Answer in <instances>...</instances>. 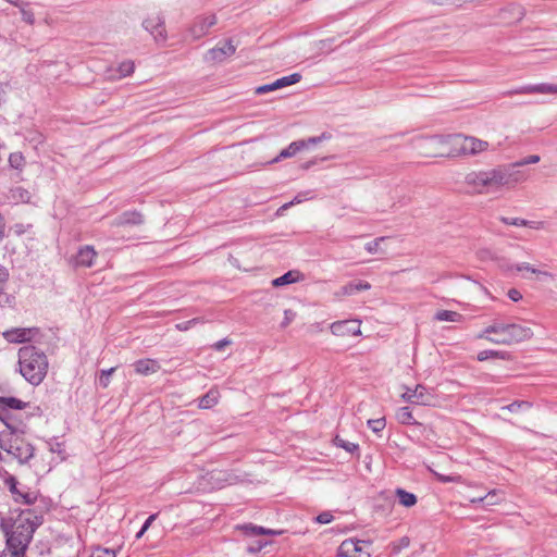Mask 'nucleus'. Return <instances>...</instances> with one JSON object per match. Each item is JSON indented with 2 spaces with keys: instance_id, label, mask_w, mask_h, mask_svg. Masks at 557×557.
<instances>
[{
  "instance_id": "f257e3e1",
  "label": "nucleus",
  "mask_w": 557,
  "mask_h": 557,
  "mask_svg": "<svg viewBox=\"0 0 557 557\" xmlns=\"http://www.w3.org/2000/svg\"><path fill=\"white\" fill-rule=\"evenodd\" d=\"M40 406L14 396H0V421L5 430L0 431V448L18 465L25 466L35 456V446L25 438L32 418L42 417Z\"/></svg>"
},
{
  "instance_id": "f03ea898",
  "label": "nucleus",
  "mask_w": 557,
  "mask_h": 557,
  "mask_svg": "<svg viewBox=\"0 0 557 557\" xmlns=\"http://www.w3.org/2000/svg\"><path fill=\"white\" fill-rule=\"evenodd\" d=\"M539 161L540 157L532 154L509 165L497 166L488 171L471 172L467 174L465 182L479 193L495 191L500 187H513L527 178V173L518 168Z\"/></svg>"
},
{
  "instance_id": "7ed1b4c3",
  "label": "nucleus",
  "mask_w": 557,
  "mask_h": 557,
  "mask_svg": "<svg viewBox=\"0 0 557 557\" xmlns=\"http://www.w3.org/2000/svg\"><path fill=\"white\" fill-rule=\"evenodd\" d=\"M11 520L10 527L1 523L7 536V547L12 557H24L36 529L44 522V516L27 508L20 510L17 516Z\"/></svg>"
},
{
  "instance_id": "20e7f679",
  "label": "nucleus",
  "mask_w": 557,
  "mask_h": 557,
  "mask_svg": "<svg viewBox=\"0 0 557 557\" xmlns=\"http://www.w3.org/2000/svg\"><path fill=\"white\" fill-rule=\"evenodd\" d=\"M18 367L22 376L29 384L37 386L47 375L48 359L40 348L26 345L18 349Z\"/></svg>"
},
{
  "instance_id": "39448f33",
  "label": "nucleus",
  "mask_w": 557,
  "mask_h": 557,
  "mask_svg": "<svg viewBox=\"0 0 557 557\" xmlns=\"http://www.w3.org/2000/svg\"><path fill=\"white\" fill-rule=\"evenodd\" d=\"M532 330L520 324L494 323L485 327L478 338H485L493 344L512 345L531 338Z\"/></svg>"
},
{
  "instance_id": "423d86ee",
  "label": "nucleus",
  "mask_w": 557,
  "mask_h": 557,
  "mask_svg": "<svg viewBox=\"0 0 557 557\" xmlns=\"http://www.w3.org/2000/svg\"><path fill=\"white\" fill-rule=\"evenodd\" d=\"M98 252L95 250L94 246L84 245L70 258L69 263L73 269L91 268L95 264Z\"/></svg>"
},
{
  "instance_id": "0eeeda50",
  "label": "nucleus",
  "mask_w": 557,
  "mask_h": 557,
  "mask_svg": "<svg viewBox=\"0 0 557 557\" xmlns=\"http://www.w3.org/2000/svg\"><path fill=\"white\" fill-rule=\"evenodd\" d=\"M401 398L413 405L429 406L433 396L424 385L418 384L414 388L405 386Z\"/></svg>"
},
{
  "instance_id": "6e6552de",
  "label": "nucleus",
  "mask_w": 557,
  "mask_h": 557,
  "mask_svg": "<svg viewBox=\"0 0 557 557\" xmlns=\"http://www.w3.org/2000/svg\"><path fill=\"white\" fill-rule=\"evenodd\" d=\"M216 24L215 14L198 15L195 17L188 32L193 39H199L209 33V29Z\"/></svg>"
},
{
  "instance_id": "1a4fd4ad",
  "label": "nucleus",
  "mask_w": 557,
  "mask_h": 557,
  "mask_svg": "<svg viewBox=\"0 0 557 557\" xmlns=\"http://www.w3.org/2000/svg\"><path fill=\"white\" fill-rule=\"evenodd\" d=\"M144 28L150 33L157 42H165L168 38L164 18L160 15L147 17L143 22Z\"/></svg>"
},
{
  "instance_id": "9d476101",
  "label": "nucleus",
  "mask_w": 557,
  "mask_h": 557,
  "mask_svg": "<svg viewBox=\"0 0 557 557\" xmlns=\"http://www.w3.org/2000/svg\"><path fill=\"white\" fill-rule=\"evenodd\" d=\"M530 94H557V85L541 83L533 85H524L519 88L504 92L505 96L512 95H530Z\"/></svg>"
},
{
  "instance_id": "9b49d317",
  "label": "nucleus",
  "mask_w": 557,
  "mask_h": 557,
  "mask_svg": "<svg viewBox=\"0 0 557 557\" xmlns=\"http://www.w3.org/2000/svg\"><path fill=\"white\" fill-rule=\"evenodd\" d=\"M301 75L299 73H293L287 76H283L281 78H277L273 83L264 84L256 88V94L263 95L270 91H274L276 89L294 85L298 82H300Z\"/></svg>"
},
{
  "instance_id": "f8f14e48",
  "label": "nucleus",
  "mask_w": 557,
  "mask_h": 557,
  "mask_svg": "<svg viewBox=\"0 0 557 557\" xmlns=\"http://www.w3.org/2000/svg\"><path fill=\"white\" fill-rule=\"evenodd\" d=\"M236 47L233 45L232 39L225 40L222 47H214L207 52L206 59L209 61L221 63L226 58L233 55Z\"/></svg>"
},
{
  "instance_id": "ddd939ff",
  "label": "nucleus",
  "mask_w": 557,
  "mask_h": 557,
  "mask_svg": "<svg viewBox=\"0 0 557 557\" xmlns=\"http://www.w3.org/2000/svg\"><path fill=\"white\" fill-rule=\"evenodd\" d=\"M55 549L59 552L58 557H78L82 543L79 540H61L58 542Z\"/></svg>"
},
{
  "instance_id": "4468645a",
  "label": "nucleus",
  "mask_w": 557,
  "mask_h": 557,
  "mask_svg": "<svg viewBox=\"0 0 557 557\" xmlns=\"http://www.w3.org/2000/svg\"><path fill=\"white\" fill-rule=\"evenodd\" d=\"M133 367L134 371L140 375H149L158 372L161 369L159 361L151 358L136 360L133 363Z\"/></svg>"
},
{
  "instance_id": "2eb2a0df",
  "label": "nucleus",
  "mask_w": 557,
  "mask_h": 557,
  "mask_svg": "<svg viewBox=\"0 0 557 557\" xmlns=\"http://www.w3.org/2000/svg\"><path fill=\"white\" fill-rule=\"evenodd\" d=\"M144 223V215L137 210H128L122 212L115 220L114 225H140Z\"/></svg>"
},
{
  "instance_id": "dca6fc26",
  "label": "nucleus",
  "mask_w": 557,
  "mask_h": 557,
  "mask_svg": "<svg viewBox=\"0 0 557 557\" xmlns=\"http://www.w3.org/2000/svg\"><path fill=\"white\" fill-rule=\"evenodd\" d=\"M237 529L240 530L247 536L281 535L283 533L282 530L267 529L263 527L256 525L253 523H245L242 525H237Z\"/></svg>"
},
{
  "instance_id": "f3484780",
  "label": "nucleus",
  "mask_w": 557,
  "mask_h": 557,
  "mask_svg": "<svg viewBox=\"0 0 557 557\" xmlns=\"http://www.w3.org/2000/svg\"><path fill=\"white\" fill-rule=\"evenodd\" d=\"M488 147V143L474 138V137H465L463 145L461 147V151L463 153L476 154L486 150Z\"/></svg>"
},
{
  "instance_id": "a211bd4d",
  "label": "nucleus",
  "mask_w": 557,
  "mask_h": 557,
  "mask_svg": "<svg viewBox=\"0 0 557 557\" xmlns=\"http://www.w3.org/2000/svg\"><path fill=\"white\" fill-rule=\"evenodd\" d=\"M371 288V284L367 281L357 280L347 283L346 285L341 287V290L337 295L341 296H351L359 292L369 290Z\"/></svg>"
},
{
  "instance_id": "6ab92c4d",
  "label": "nucleus",
  "mask_w": 557,
  "mask_h": 557,
  "mask_svg": "<svg viewBox=\"0 0 557 557\" xmlns=\"http://www.w3.org/2000/svg\"><path fill=\"white\" fill-rule=\"evenodd\" d=\"M302 280H304L302 273H300L297 270H290V271H287L286 273H284L283 275L274 278L272 281V285L274 287H281V286H285V285H288L292 283L300 282Z\"/></svg>"
},
{
  "instance_id": "aec40b11",
  "label": "nucleus",
  "mask_w": 557,
  "mask_h": 557,
  "mask_svg": "<svg viewBox=\"0 0 557 557\" xmlns=\"http://www.w3.org/2000/svg\"><path fill=\"white\" fill-rule=\"evenodd\" d=\"M8 198L15 205L17 203H30L32 194L28 189L22 186L12 187L9 190Z\"/></svg>"
},
{
  "instance_id": "412c9836",
  "label": "nucleus",
  "mask_w": 557,
  "mask_h": 557,
  "mask_svg": "<svg viewBox=\"0 0 557 557\" xmlns=\"http://www.w3.org/2000/svg\"><path fill=\"white\" fill-rule=\"evenodd\" d=\"M350 321H336L333 322L330 326L333 335L344 336L348 334L357 335L360 333L359 327L354 329L349 326Z\"/></svg>"
},
{
  "instance_id": "4be33fe9",
  "label": "nucleus",
  "mask_w": 557,
  "mask_h": 557,
  "mask_svg": "<svg viewBox=\"0 0 557 557\" xmlns=\"http://www.w3.org/2000/svg\"><path fill=\"white\" fill-rule=\"evenodd\" d=\"M304 148H305L304 141L295 140V141L290 143L288 145V147L283 149L278 153V156H276L269 163L273 164V163H276V162L281 161L282 159L290 158V157L295 156L297 152H299L300 150H302Z\"/></svg>"
},
{
  "instance_id": "5701e85b",
  "label": "nucleus",
  "mask_w": 557,
  "mask_h": 557,
  "mask_svg": "<svg viewBox=\"0 0 557 557\" xmlns=\"http://www.w3.org/2000/svg\"><path fill=\"white\" fill-rule=\"evenodd\" d=\"M512 355L506 350H493L486 349L482 350L478 354L476 359L479 361H486L488 359H502V360H512Z\"/></svg>"
},
{
  "instance_id": "b1692460",
  "label": "nucleus",
  "mask_w": 557,
  "mask_h": 557,
  "mask_svg": "<svg viewBox=\"0 0 557 557\" xmlns=\"http://www.w3.org/2000/svg\"><path fill=\"white\" fill-rule=\"evenodd\" d=\"M356 545H360L359 540L348 539L343 541L337 549V557H355Z\"/></svg>"
},
{
  "instance_id": "393cba45",
  "label": "nucleus",
  "mask_w": 557,
  "mask_h": 557,
  "mask_svg": "<svg viewBox=\"0 0 557 557\" xmlns=\"http://www.w3.org/2000/svg\"><path fill=\"white\" fill-rule=\"evenodd\" d=\"M395 494L398 498L399 504L403 505L404 507L410 508L414 506L418 502V498L413 493L408 492L401 487H397Z\"/></svg>"
},
{
  "instance_id": "a878e982",
  "label": "nucleus",
  "mask_w": 557,
  "mask_h": 557,
  "mask_svg": "<svg viewBox=\"0 0 557 557\" xmlns=\"http://www.w3.org/2000/svg\"><path fill=\"white\" fill-rule=\"evenodd\" d=\"M333 443L336 447L345 449L347 453L351 455H357L359 457L360 447L357 443L348 442L342 438L339 435H336L333 438Z\"/></svg>"
},
{
  "instance_id": "bb28decb",
  "label": "nucleus",
  "mask_w": 557,
  "mask_h": 557,
  "mask_svg": "<svg viewBox=\"0 0 557 557\" xmlns=\"http://www.w3.org/2000/svg\"><path fill=\"white\" fill-rule=\"evenodd\" d=\"M434 319L436 321H446V322H461L463 315L457 311L451 310H438Z\"/></svg>"
},
{
  "instance_id": "cd10ccee",
  "label": "nucleus",
  "mask_w": 557,
  "mask_h": 557,
  "mask_svg": "<svg viewBox=\"0 0 557 557\" xmlns=\"http://www.w3.org/2000/svg\"><path fill=\"white\" fill-rule=\"evenodd\" d=\"M396 418L400 424L404 425H417L419 424L412 416V411L409 407H401L396 413Z\"/></svg>"
},
{
  "instance_id": "c85d7f7f",
  "label": "nucleus",
  "mask_w": 557,
  "mask_h": 557,
  "mask_svg": "<svg viewBox=\"0 0 557 557\" xmlns=\"http://www.w3.org/2000/svg\"><path fill=\"white\" fill-rule=\"evenodd\" d=\"M532 403L528 400H515L502 407V410H508L509 412L517 413L521 411H528L532 408Z\"/></svg>"
},
{
  "instance_id": "c756f323",
  "label": "nucleus",
  "mask_w": 557,
  "mask_h": 557,
  "mask_svg": "<svg viewBox=\"0 0 557 557\" xmlns=\"http://www.w3.org/2000/svg\"><path fill=\"white\" fill-rule=\"evenodd\" d=\"M28 331L26 329H15L4 333L5 338L13 343H24L28 341Z\"/></svg>"
},
{
  "instance_id": "7c9ffc66",
  "label": "nucleus",
  "mask_w": 557,
  "mask_h": 557,
  "mask_svg": "<svg viewBox=\"0 0 557 557\" xmlns=\"http://www.w3.org/2000/svg\"><path fill=\"white\" fill-rule=\"evenodd\" d=\"M218 404V392L209 391L200 399L198 407L201 409H210Z\"/></svg>"
},
{
  "instance_id": "2f4dec72",
  "label": "nucleus",
  "mask_w": 557,
  "mask_h": 557,
  "mask_svg": "<svg viewBox=\"0 0 557 557\" xmlns=\"http://www.w3.org/2000/svg\"><path fill=\"white\" fill-rule=\"evenodd\" d=\"M15 7L20 9L21 14H22V20L25 23H27L29 25H33L35 23V14L29 9V3L28 2H26L24 0H21L20 5H15Z\"/></svg>"
},
{
  "instance_id": "473e14b6",
  "label": "nucleus",
  "mask_w": 557,
  "mask_h": 557,
  "mask_svg": "<svg viewBox=\"0 0 557 557\" xmlns=\"http://www.w3.org/2000/svg\"><path fill=\"white\" fill-rule=\"evenodd\" d=\"M17 504L34 505L37 500V494L29 491H21L13 499Z\"/></svg>"
},
{
  "instance_id": "72a5a7b5",
  "label": "nucleus",
  "mask_w": 557,
  "mask_h": 557,
  "mask_svg": "<svg viewBox=\"0 0 557 557\" xmlns=\"http://www.w3.org/2000/svg\"><path fill=\"white\" fill-rule=\"evenodd\" d=\"M4 485L8 487L13 499L22 491L18 488L20 483H18L17 479L14 475L9 474L8 472L4 478Z\"/></svg>"
},
{
  "instance_id": "f704fd0d",
  "label": "nucleus",
  "mask_w": 557,
  "mask_h": 557,
  "mask_svg": "<svg viewBox=\"0 0 557 557\" xmlns=\"http://www.w3.org/2000/svg\"><path fill=\"white\" fill-rule=\"evenodd\" d=\"M9 165L14 170H22L25 165V158L22 152H12L9 156Z\"/></svg>"
},
{
  "instance_id": "c9c22d12",
  "label": "nucleus",
  "mask_w": 557,
  "mask_h": 557,
  "mask_svg": "<svg viewBox=\"0 0 557 557\" xmlns=\"http://www.w3.org/2000/svg\"><path fill=\"white\" fill-rule=\"evenodd\" d=\"M500 221L507 225L530 226V227H532L533 224L535 223L533 221H528V220H524L521 218H507V216H502Z\"/></svg>"
},
{
  "instance_id": "e433bc0d",
  "label": "nucleus",
  "mask_w": 557,
  "mask_h": 557,
  "mask_svg": "<svg viewBox=\"0 0 557 557\" xmlns=\"http://www.w3.org/2000/svg\"><path fill=\"white\" fill-rule=\"evenodd\" d=\"M332 138V134L329 132H323L320 136H313L309 137L307 139H300L299 141H304L305 148L309 147L310 145H317L322 143L323 140H329Z\"/></svg>"
},
{
  "instance_id": "4c0bfd02",
  "label": "nucleus",
  "mask_w": 557,
  "mask_h": 557,
  "mask_svg": "<svg viewBox=\"0 0 557 557\" xmlns=\"http://www.w3.org/2000/svg\"><path fill=\"white\" fill-rule=\"evenodd\" d=\"M116 368L115 367H112L108 370H101L100 371V374H99V377H98V384L102 387V388H107L110 384V377L111 375L115 372Z\"/></svg>"
},
{
  "instance_id": "58836bf2",
  "label": "nucleus",
  "mask_w": 557,
  "mask_h": 557,
  "mask_svg": "<svg viewBox=\"0 0 557 557\" xmlns=\"http://www.w3.org/2000/svg\"><path fill=\"white\" fill-rule=\"evenodd\" d=\"M385 425H386L385 418L370 419L368 421L369 429H371V431L376 434L380 433L381 431H383Z\"/></svg>"
},
{
  "instance_id": "ea45409f",
  "label": "nucleus",
  "mask_w": 557,
  "mask_h": 557,
  "mask_svg": "<svg viewBox=\"0 0 557 557\" xmlns=\"http://www.w3.org/2000/svg\"><path fill=\"white\" fill-rule=\"evenodd\" d=\"M26 139L38 146V145H42L46 140V137L44 136L42 133L38 132V131H29L27 132V135H26Z\"/></svg>"
},
{
  "instance_id": "a19ab883",
  "label": "nucleus",
  "mask_w": 557,
  "mask_h": 557,
  "mask_svg": "<svg viewBox=\"0 0 557 557\" xmlns=\"http://www.w3.org/2000/svg\"><path fill=\"white\" fill-rule=\"evenodd\" d=\"M135 70V64L133 61H124L119 65V73L121 77L129 76Z\"/></svg>"
},
{
  "instance_id": "79ce46f5",
  "label": "nucleus",
  "mask_w": 557,
  "mask_h": 557,
  "mask_svg": "<svg viewBox=\"0 0 557 557\" xmlns=\"http://www.w3.org/2000/svg\"><path fill=\"white\" fill-rule=\"evenodd\" d=\"M369 546H371L370 541H360V545H356V548H355L356 556L355 557H370L371 554L367 549Z\"/></svg>"
},
{
  "instance_id": "37998d69",
  "label": "nucleus",
  "mask_w": 557,
  "mask_h": 557,
  "mask_svg": "<svg viewBox=\"0 0 557 557\" xmlns=\"http://www.w3.org/2000/svg\"><path fill=\"white\" fill-rule=\"evenodd\" d=\"M387 237H377L375 238L374 240L372 242H369L366 244L364 246V249L369 252V253H376L381 250V243L384 242Z\"/></svg>"
},
{
  "instance_id": "c03bdc74",
  "label": "nucleus",
  "mask_w": 557,
  "mask_h": 557,
  "mask_svg": "<svg viewBox=\"0 0 557 557\" xmlns=\"http://www.w3.org/2000/svg\"><path fill=\"white\" fill-rule=\"evenodd\" d=\"M10 274L5 267L0 265V296L4 295V290L9 281Z\"/></svg>"
},
{
  "instance_id": "a18cd8bd",
  "label": "nucleus",
  "mask_w": 557,
  "mask_h": 557,
  "mask_svg": "<svg viewBox=\"0 0 557 557\" xmlns=\"http://www.w3.org/2000/svg\"><path fill=\"white\" fill-rule=\"evenodd\" d=\"M158 517V513H152L150 515L146 521L143 523L140 530L136 533V539H140L146 532L147 530L150 528V525L152 524V522L157 519Z\"/></svg>"
},
{
  "instance_id": "49530a36",
  "label": "nucleus",
  "mask_w": 557,
  "mask_h": 557,
  "mask_svg": "<svg viewBox=\"0 0 557 557\" xmlns=\"http://www.w3.org/2000/svg\"><path fill=\"white\" fill-rule=\"evenodd\" d=\"M269 544L268 541L258 540L253 544L249 545L247 547V552L249 554H257L259 553L264 546Z\"/></svg>"
},
{
  "instance_id": "de8ad7c7",
  "label": "nucleus",
  "mask_w": 557,
  "mask_h": 557,
  "mask_svg": "<svg viewBox=\"0 0 557 557\" xmlns=\"http://www.w3.org/2000/svg\"><path fill=\"white\" fill-rule=\"evenodd\" d=\"M231 344L232 341L225 337L212 344L211 348L215 351H222L226 346H230Z\"/></svg>"
},
{
  "instance_id": "09e8293b",
  "label": "nucleus",
  "mask_w": 557,
  "mask_h": 557,
  "mask_svg": "<svg viewBox=\"0 0 557 557\" xmlns=\"http://www.w3.org/2000/svg\"><path fill=\"white\" fill-rule=\"evenodd\" d=\"M91 557H116L115 552L109 548H98Z\"/></svg>"
},
{
  "instance_id": "8fccbe9b",
  "label": "nucleus",
  "mask_w": 557,
  "mask_h": 557,
  "mask_svg": "<svg viewBox=\"0 0 557 557\" xmlns=\"http://www.w3.org/2000/svg\"><path fill=\"white\" fill-rule=\"evenodd\" d=\"M516 270L518 272H521V271H530L532 273H539V274H543V275H548L546 272H542V271H539L536 269H534L532 265H530L529 263H521V264H517L516 265Z\"/></svg>"
},
{
  "instance_id": "3c124183",
  "label": "nucleus",
  "mask_w": 557,
  "mask_h": 557,
  "mask_svg": "<svg viewBox=\"0 0 557 557\" xmlns=\"http://www.w3.org/2000/svg\"><path fill=\"white\" fill-rule=\"evenodd\" d=\"M333 515L329 511H323L320 515L317 516L315 520L317 522L321 524L330 523L333 520Z\"/></svg>"
},
{
  "instance_id": "603ef678",
  "label": "nucleus",
  "mask_w": 557,
  "mask_h": 557,
  "mask_svg": "<svg viewBox=\"0 0 557 557\" xmlns=\"http://www.w3.org/2000/svg\"><path fill=\"white\" fill-rule=\"evenodd\" d=\"M196 323H198V319H191V320H188V321H184V322L177 323L176 324V329L180 330V331H187L193 325H195Z\"/></svg>"
},
{
  "instance_id": "864d4df0",
  "label": "nucleus",
  "mask_w": 557,
  "mask_h": 557,
  "mask_svg": "<svg viewBox=\"0 0 557 557\" xmlns=\"http://www.w3.org/2000/svg\"><path fill=\"white\" fill-rule=\"evenodd\" d=\"M507 296L510 300L517 302L519 301L520 299H522V294L516 289V288H510L507 293Z\"/></svg>"
},
{
  "instance_id": "5fc2aeb1",
  "label": "nucleus",
  "mask_w": 557,
  "mask_h": 557,
  "mask_svg": "<svg viewBox=\"0 0 557 557\" xmlns=\"http://www.w3.org/2000/svg\"><path fill=\"white\" fill-rule=\"evenodd\" d=\"M284 320L282 322V327H286L290 322L292 320L294 319L295 317V312H293L290 309H287L284 311Z\"/></svg>"
},
{
  "instance_id": "6e6d98bb",
  "label": "nucleus",
  "mask_w": 557,
  "mask_h": 557,
  "mask_svg": "<svg viewBox=\"0 0 557 557\" xmlns=\"http://www.w3.org/2000/svg\"><path fill=\"white\" fill-rule=\"evenodd\" d=\"M453 136L451 135H447V136H444V135H434L432 137H430L431 140L433 141H436L441 145H444V144H447L448 140L451 138Z\"/></svg>"
},
{
  "instance_id": "4d7b16f0",
  "label": "nucleus",
  "mask_w": 557,
  "mask_h": 557,
  "mask_svg": "<svg viewBox=\"0 0 557 557\" xmlns=\"http://www.w3.org/2000/svg\"><path fill=\"white\" fill-rule=\"evenodd\" d=\"M5 223L2 214L0 213V242L5 237Z\"/></svg>"
},
{
  "instance_id": "13d9d810",
  "label": "nucleus",
  "mask_w": 557,
  "mask_h": 557,
  "mask_svg": "<svg viewBox=\"0 0 557 557\" xmlns=\"http://www.w3.org/2000/svg\"><path fill=\"white\" fill-rule=\"evenodd\" d=\"M14 230L17 235H23L25 233V225L22 223H17L14 225Z\"/></svg>"
},
{
  "instance_id": "bf43d9fd",
  "label": "nucleus",
  "mask_w": 557,
  "mask_h": 557,
  "mask_svg": "<svg viewBox=\"0 0 557 557\" xmlns=\"http://www.w3.org/2000/svg\"><path fill=\"white\" fill-rule=\"evenodd\" d=\"M62 446H63V445H62L61 443H55L53 446H51L50 450H51L52 453H58V454H60V453H62V451H63Z\"/></svg>"
},
{
  "instance_id": "052dcab7",
  "label": "nucleus",
  "mask_w": 557,
  "mask_h": 557,
  "mask_svg": "<svg viewBox=\"0 0 557 557\" xmlns=\"http://www.w3.org/2000/svg\"><path fill=\"white\" fill-rule=\"evenodd\" d=\"M314 164H317V161H315V160H310V161L305 162V163L301 165V168H302L304 170H308V169H310V168H311L312 165H314Z\"/></svg>"
},
{
  "instance_id": "680f3d73",
  "label": "nucleus",
  "mask_w": 557,
  "mask_h": 557,
  "mask_svg": "<svg viewBox=\"0 0 557 557\" xmlns=\"http://www.w3.org/2000/svg\"><path fill=\"white\" fill-rule=\"evenodd\" d=\"M400 544H401L403 547L409 546V544H410L409 537H407V536L401 537L400 539Z\"/></svg>"
},
{
  "instance_id": "e2e57ef3",
  "label": "nucleus",
  "mask_w": 557,
  "mask_h": 557,
  "mask_svg": "<svg viewBox=\"0 0 557 557\" xmlns=\"http://www.w3.org/2000/svg\"><path fill=\"white\" fill-rule=\"evenodd\" d=\"M302 201V198L300 195H297L294 197V199L290 201L292 206L295 203H300Z\"/></svg>"
},
{
  "instance_id": "0e129e2a",
  "label": "nucleus",
  "mask_w": 557,
  "mask_h": 557,
  "mask_svg": "<svg viewBox=\"0 0 557 557\" xmlns=\"http://www.w3.org/2000/svg\"><path fill=\"white\" fill-rule=\"evenodd\" d=\"M7 2L11 3L12 5H20L21 0H5Z\"/></svg>"
},
{
  "instance_id": "69168bd1",
  "label": "nucleus",
  "mask_w": 557,
  "mask_h": 557,
  "mask_svg": "<svg viewBox=\"0 0 557 557\" xmlns=\"http://www.w3.org/2000/svg\"><path fill=\"white\" fill-rule=\"evenodd\" d=\"M440 480L444 483L451 482V479L449 476H441Z\"/></svg>"
},
{
  "instance_id": "338daca9",
  "label": "nucleus",
  "mask_w": 557,
  "mask_h": 557,
  "mask_svg": "<svg viewBox=\"0 0 557 557\" xmlns=\"http://www.w3.org/2000/svg\"><path fill=\"white\" fill-rule=\"evenodd\" d=\"M290 206H292V203H290V201H289V202H287V203L283 205V206L278 209V211H281V210H285V209L289 208Z\"/></svg>"
},
{
  "instance_id": "774afa93",
  "label": "nucleus",
  "mask_w": 557,
  "mask_h": 557,
  "mask_svg": "<svg viewBox=\"0 0 557 557\" xmlns=\"http://www.w3.org/2000/svg\"><path fill=\"white\" fill-rule=\"evenodd\" d=\"M512 8L518 11V16L520 17V15L522 14L521 8L516 5H512Z\"/></svg>"
}]
</instances>
